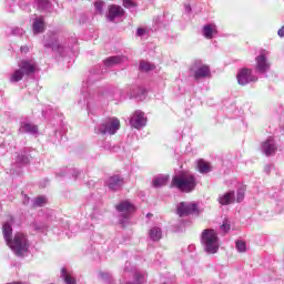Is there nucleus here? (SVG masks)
Masks as SVG:
<instances>
[{"label":"nucleus","instance_id":"obj_15","mask_svg":"<svg viewBox=\"0 0 284 284\" xmlns=\"http://www.w3.org/2000/svg\"><path fill=\"white\" fill-rule=\"evenodd\" d=\"M105 185L109 187V190H111V192H119V190L123 187V178L120 175H112L108 178Z\"/></svg>","mask_w":284,"mask_h":284},{"label":"nucleus","instance_id":"obj_49","mask_svg":"<svg viewBox=\"0 0 284 284\" xmlns=\"http://www.w3.org/2000/svg\"><path fill=\"white\" fill-rule=\"evenodd\" d=\"M8 11H9V12H14V10H12V9H8Z\"/></svg>","mask_w":284,"mask_h":284},{"label":"nucleus","instance_id":"obj_32","mask_svg":"<svg viewBox=\"0 0 284 284\" xmlns=\"http://www.w3.org/2000/svg\"><path fill=\"white\" fill-rule=\"evenodd\" d=\"M245 199V186H241L237 189V195H236V201L237 203H241Z\"/></svg>","mask_w":284,"mask_h":284},{"label":"nucleus","instance_id":"obj_47","mask_svg":"<svg viewBox=\"0 0 284 284\" xmlns=\"http://www.w3.org/2000/svg\"><path fill=\"white\" fill-rule=\"evenodd\" d=\"M185 12H192V7L190 4H185Z\"/></svg>","mask_w":284,"mask_h":284},{"label":"nucleus","instance_id":"obj_21","mask_svg":"<svg viewBox=\"0 0 284 284\" xmlns=\"http://www.w3.org/2000/svg\"><path fill=\"white\" fill-rule=\"evenodd\" d=\"M126 58L122 55H113L104 60L105 68H114V65H119V63H123Z\"/></svg>","mask_w":284,"mask_h":284},{"label":"nucleus","instance_id":"obj_37","mask_svg":"<svg viewBox=\"0 0 284 284\" xmlns=\"http://www.w3.org/2000/svg\"><path fill=\"white\" fill-rule=\"evenodd\" d=\"M124 8H128L129 10H132V8H136V4H134V1L132 0H122Z\"/></svg>","mask_w":284,"mask_h":284},{"label":"nucleus","instance_id":"obj_4","mask_svg":"<svg viewBox=\"0 0 284 284\" xmlns=\"http://www.w3.org/2000/svg\"><path fill=\"white\" fill-rule=\"evenodd\" d=\"M19 69L16 70L11 77H10V82L11 83H19V81L23 80V77H30V74H34L37 70H39V64L34 59H27V60H21L18 63Z\"/></svg>","mask_w":284,"mask_h":284},{"label":"nucleus","instance_id":"obj_36","mask_svg":"<svg viewBox=\"0 0 284 284\" xmlns=\"http://www.w3.org/2000/svg\"><path fill=\"white\" fill-rule=\"evenodd\" d=\"M220 227H221L222 232L227 234V232H230V230H231L230 222L227 220H224L223 224Z\"/></svg>","mask_w":284,"mask_h":284},{"label":"nucleus","instance_id":"obj_18","mask_svg":"<svg viewBox=\"0 0 284 284\" xmlns=\"http://www.w3.org/2000/svg\"><path fill=\"white\" fill-rule=\"evenodd\" d=\"M234 191H229L224 194L219 195L217 197L220 205H232V203H234Z\"/></svg>","mask_w":284,"mask_h":284},{"label":"nucleus","instance_id":"obj_19","mask_svg":"<svg viewBox=\"0 0 284 284\" xmlns=\"http://www.w3.org/2000/svg\"><path fill=\"white\" fill-rule=\"evenodd\" d=\"M33 34H41L45 30V21L42 17H38L33 20L32 23Z\"/></svg>","mask_w":284,"mask_h":284},{"label":"nucleus","instance_id":"obj_25","mask_svg":"<svg viewBox=\"0 0 284 284\" xmlns=\"http://www.w3.org/2000/svg\"><path fill=\"white\" fill-rule=\"evenodd\" d=\"M32 207H43V205H48V197L44 195H39L38 197H34L31 200Z\"/></svg>","mask_w":284,"mask_h":284},{"label":"nucleus","instance_id":"obj_9","mask_svg":"<svg viewBox=\"0 0 284 284\" xmlns=\"http://www.w3.org/2000/svg\"><path fill=\"white\" fill-rule=\"evenodd\" d=\"M190 74L195 81H201L203 79H210L212 71L210 70V65L203 64L201 61H195L190 69Z\"/></svg>","mask_w":284,"mask_h":284},{"label":"nucleus","instance_id":"obj_10","mask_svg":"<svg viewBox=\"0 0 284 284\" xmlns=\"http://www.w3.org/2000/svg\"><path fill=\"white\" fill-rule=\"evenodd\" d=\"M239 85H247L248 83H256L258 77L254 75L252 69H241L236 74Z\"/></svg>","mask_w":284,"mask_h":284},{"label":"nucleus","instance_id":"obj_26","mask_svg":"<svg viewBox=\"0 0 284 284\" xmlns=\"http://www.w3.org/2000/svg\"><path fill=\"white\" fill-rule=\"evenodd\" d=\"M197 170L201 174H209V172H212V166H210V163L199 160Z\"/></svg>","mask_w":284,"mask_h":284},{"label":"nucleus","instance_id":"obj_33","mask_svg":"<svg viewBox=\"0 0 284 284\" xmlns=\"http://www.w3.org/2000/svg\"><path fill=\"white\" fill-rule=\"evenodd\" d=\"M103 150H106V152H116V146H112V143L104 142L102 145Z\"/></svg>","mask_w":284,"mask_h":284},{"label":"nucleus","instance_id":"obj_35","mask_svg":"<svg viewBox=\"0 0 284 284\" xmlns=\"http://www.w3.org/2000/svg\"><path fill=\"white\" fill-rule=\"evenodd\" d=\"M12 34L14 37H23V34H26V31H23L22 28L16 27L12 29Z\"/></svg>","mask_w":284,"mask_h":284},{"label":"nucleus","instance_id":"obj_20","mask_svg":"<svg viewBox=\"0 0 284 284\" xmlns=\"http://www.w3.org/2000/svg\"><path fill=\"white\" fill-rule=\"evenodd\" d=\"M202 32L205 39H214V36L219 34V29L216 24H205Z\"/></svg>","mask_w":284,"mask_h":284},{"label":"nucleus","instance_id":"obj_51","mask_svg":"<svg viewBox=\"0 0 284 284\" xmlns=\"http://www.w3.org/2000/svg\"><path fill=\"white\" fill-rule=\"evenodd\" d=\"M146 216H152L150 213Z\"/></svg>","mask_w":284,"mask_h":284},{"label":"nucleus","instance_id":"obj_24","mask_svg":"<svg viewBox=\"0 0 284 284\" xmlns=\"http://www.w3.org/2000/svg\"><path fill=\"white\" fill-rule=\"evenodd\" d=\"M170 176L168 175H158L153 179L152 185L153 187H163V185L168 184Z\"/></svg>","mask_w":284,"mask_h":284},{"label":"nucleus","instance_id":"obj_29","mask_svg":"<svg viewBox=\"0 0 284 284\" xmlns=\"http://www.w3.org/2000/svg\"><path fill=\"white\" fill-rule=\"evenodd\" d=\"M32 227L36 232H45L48 230V223L36 221L32 223Z\"/></svg>","mask_w":284,"mask_h":284},{"label":"nucleus","instance_id":"obj_38","mask_svg":"<svg viewBox=\"0 0 284 284\" xmlns=\"http://www.w3.org/2000/svg\"><path fill=\"white\" fill-rule=\"evenodd\" d=\"M99 277L102 281L109 282V281H111L112 275L110 273L101 272V273H99Z\"/></svg>","mask_w":284,"mask_h":284},{"label":"nucleus","instance_id":"obj_31","mask_svg":"<svg viewBox=\"0 0 284 284\" xmlns=\"http://www.w3.org/2000/svg\"><path fill=\"white\" fill-rule=\"evenodd\" d=\"M140 70H142V72H150V71L154 70V64H152L150 62L142 61V62H140Z\"/></svg>","mask_w":284,"mask_h":284},{"label":"nucleus","instance_id":"obj_17","mask_svg":"<svg viewBox=\"0 0 284 284\" xmlns=\"http://www.w3.org/2000/svg\"><path fill=\"white\" fill-rule=\"evenodd\" d=\"M123 8L112 4L109 7V12L106 14L108 21H114L115 19H120V17H123Z\"/></svg>","mask_w":284,"mask_h":284},{"label":"nucleus","instance_id":"obj_16","mask_svg":"<svg viewBox=\"0 0 284 284\" xmlns=\"http://www.w3.org/2000/svg\"><path fill=\"white\" fill-rule=\"evenodd\" d=\"M19 132L21 134H39V126L32 122L23 121L20 124Z\"/></svg>","mask_w":284,"mask_h":284},{"label":"nucleus","instance_id":"obj_27","mask_svg":"<svg viewBox=\"0 0 284 284\" xmlns=\"http://www.w3.org/2000/svg\"><path fill=\"white\" fill-rule=\"evenodd\" d=\"M36 4L38 10H41L42 12H45L52 8V2H50V0H36Z\"/></svg>","mask_w":284,"mask_h":284},{"label":"nucleus","instance_id":"obj_7","mask_svg":"<svg viewBox=\"0 0 284 284\" xmlns=\"http://www.w3.org/2000/svg\"><path fill=\"white\" fill-rule=\"evenodd\" d=\"M116 212L119 213V223L120 225H128L130 223V219L134 212H136V207L130 201H122L115 206Z\"/></svg>","mask_w":284,"mask_h":284},{"label":"nucleus","instance_id":"obj_2","mask_svg":"<svg viewBox=\"0 0 284 284\" xmlns=\"http://www.w3.org/2000/svg\"><path fill=\"white\" fill-rule=\"evenodd\" d=\"M170 186L185 194H190V192H194L196 189V176L192 172L182 171L172 178Z\"/></svg>","mask_w":284,"mask_h":284},{"label":"nucleus","instance_id":"obj_6","mask_svg":"<svg viewBox=\"0 0 284 284\" xmlns=\"http://www.w3.org/2000/svg\"><path fill=\"white\" fill-rule=\"evenodd\" d=\"M119 130H121V121L116 118H108L94 128L95 134H102L103 136L106 134L112 136L119 132Z\"/></svg>","mask_w":284,"mask_h":284},{"label":"nucleus","instance_id":"obj_45","mask_svg":"<svg viewBox=\"0 0 284 284\" xmlns=\"http://www.w3.org/2000/svg\"><path fill=\"white\" fill-rule=\"evenodd\" d=\"M278 37H284V26L277 31Z\"/></svg>","mask_w":284,"mask_h":284},{"label":"nucleus","instance_id":"obj_22","mask_svg":"<svg viewBox=\"0 0 284 284\" xmlns=\"http://www.w3.org/2000/svg\"><path fill=\"white\" fill-rule=\"evenodd\" d=\"M146 91L141 87H135L132 89L131 97L136 99V101H145Z\"/></svg>","mask_w":284,"mask_h":284},{"label":"nucleus","instance_id":"obj_30","mask_svg":"<svg viewBox=\"0 0 284 284\" xmlns=\"http://www.w3.org/2000/svg\"><path fill=\"white\" fill-rule=\"evenodd\" d=\"M18 165H28L30 163V158L26 153H21L17 156Z\"/></svg>","mask_w":284,"mask_h":284},{"label":"nucleus","instance_id":"obj_50","mask_svg":"<svg viewBox=\"0 0 284 284\" xmlns=\"http://www.w3.org/2000/svg\"><path fill=\"white\" fill-rule=\"evenodd\" d=\"M52 143H57V140H52Z\"/></svg>","mask_w":284,"mask_h":284},{"label":"nucleus","instance_id":"obj_39","mask_svg":"<svg viewBox=\"0 0 284 284\" xmlns=\"http://www.w3.org/2000/svg\"><path fill=\"white\" fill-rule=\"evenodd\" d=\"M153 21L155 26H163L165 23V16H159Z\"/></svg>","mask_w":284,"mask_h":284},{"label":"nucleus","instance_id":"obj_44","mask_svg":"<svg viewBox=\"0 0 284 284\" xmlns=\"http://www.w3.org/2000/svg\"><path fill=\"white\" fill-rule=\"evenodd\" d=\"M20 52H21L22 54H28V52H30V48H29L28 45H22V47L20 48Z\"/></svg>","mask_w":284,"mask_h":284},{"label":"nucleus","instance_id":"obj_14","mask_svg":"<svg viewBox=\"0 0 284 284\" xmlns=\"http://www.w3.org/2000/svg\"><path fill=\"white\" fill-rule=\"evenodd\" d=\"M262 152L265 154V156H274L276 154V141H274L272 138L266 139L262 145H261Z\"/></svg>","mask_w":284,"mask_h":284},{"label":"nucleus","instance_id":"obj_23","mask_svg":"<svg viewBox=\"0 0 284 284\" xmlns=\"http://www.w3.org/2000/svg\"><path fill=\"white\" fill-rule=\"evenodd\" d=\"M163 231L161 230V227L153 226L150 229L149 239H151V241H161Z\"/></svg>","mask_w":284,"mask_h":284},{"label":"nucleus","instance_id":"obj_48","mask_svg":"<svg viewBox=\"0 0 284 284\" xmlns=\"http://www.w3.org/2000/svg\"><path fill=\"white\" fill-rule=\"evenodd\" d=\"M12 3H14V2H12L10 0L7 1V6H12Z\"/></svg>","mask_w":284,"mask_h":284},{"label":"nucleus","instance_id":"obj_1","mask_svg":"<svg viewBox=\"0 0 284 284\" xmlns=\"http://www.w3.org/2000/svg\"><path fill=\"white\" fill-rule=\"evenodd\" d=\"M14 224V217L9 219L2 225V234L7 245L12 250L16 256H23L28 252L30 244L28 243V236L23 233H16L12 240V225Z\"/></svg>","mask_w":284,"mask_h":284},{"label":"nucleus","instance_id":"obj_40","mask_svg":"<svg viewBox=\"0 0 284 284\" xmlns=\"http://www.w3.org/2000/svg\"><path fill=\"white\" fill-rule=\"evenodd\" d=\"M69 174H71V176L77 180L79 179V175L81 174V171L77 170V169H71L69 170Z\"/></svg>","mask_w":284,"mask_h":284},{"label":"nucleus","instance_id":"obj_13","mask_svg":"<svg viewBox=\"0 0 284 284\" xmlns=\"http://www.w3.org/2000/svg\"><path fill=\"white\" fill-rule=\"evenodd\" d=\"M196 210H199L196 203L181 202L176 207V213L180 216H190V214H194Z\"/></svg>","mask_w":284,"mask_h":284},{"label":"nucleus","instance_id":"obj_41","mask_svg":"<svg viewBox=\"0 0 284 284\" xmlns=\"http://www.w3.org/2000/svg\"><path fill=\"white\" fill-rule=\"evenodd\" d=\"M103 6H104L103 1H97L94 3L97 12H103Z\"/></svg>","mask_w":284,"mask_h":284},{"label":"nucleus","instance_id":"obj_43","mask_svg":"<svg viewBox=\"0 0 284 284\" xmlns=\"http://www.w3.org/2000/svg\"><path fill=\"white\" fill-rule=\"evenodd\" d=\"M22 203L23 205L30 204V197L27 194H22Z\"/></svg>","mask_w":284,"mask_h":284},{"label":"nucleus","instance_id":"obj_5","mask_svg":"<svg viewBox=\"0 0 284 284\" xmlns=\"http://www.w3.org/2000/svg\"><path fill=\"white\" fill-rule=\"evenodd\" d=\"M201 243L206 254H216L219 247V234L214 230L206 229L201 234Z\"/></svg>","mask_w":284,"mask_h":284},{"label":"nucleus","instance_id":"obj_3","mask_svg":"<svg viewBox=\"0 0 284 284\" xmlns=\"http://www.w3.org/2000/svg\"><path fill=\"white\" fill-rule=\"evenodd\" d=\"M95 81H101V73L91 71L82 84L81 94L84 97L87 108H90V103H92V101H99V99H101L100 91H90V85L95 83Z\"/></svg>","mask_w":284,"mask_h":284},{"label":"nucleus","instance_id":"obj_34","mask_svg":"<svg viewBox=\"0 0 284 284\" xmlns=\"http://www.w3.org/2000/svg\"><path fill=\"white\" fill-rule=\"evenodd\" d=\"M235 247H236L237 252H245V250L247 248L245 242H243V241H237L235 244Z\"/></svg>","mask_w":284,"mask_h":284},{"label":"nucleus","instance_id":"obj_12","mask_svg":"<svg viewBox=\"0 0 284 284\" xmlns=\"http://www.w3.org/2000/svg\"><path fill=\"white\" fill-rule=\"evenodd\" d=\"M146 123L148 118H145V113L140 110L135 111L130 119V125L131 128H135V130H141L142 128H145Z\"/></svg>","mask_w":284,"mask_h":284},{"label":"nucleus","instance_id":"obj_42","mask_svg":"<svg viewBox=\"0 0 284 284\" xmlns=\"http://www.w3.org/2000/svg\"><path fill=\"white\" fill-rule=\"evenodd\" d=\"M146 30L145 29H143V28H139L138 30H136V36L138 37H144V34H146Z\"/></svg>","mask_w":284,"mask_h":284},{"label":"nucleus","instance_id":"obj_8","mask_svg":"<svg viewBox=\"0 0 284 284\" xmlns=\"http://www.w3.org/2000/svg\"><path fill=\"white\" fill-rule=\"evenodd\" d=\"M267 57H270V52L263 50L255 58V72H257V74H260L261 77H264V79H267V72L272 68V63L270 62Z\"/></svg>","mask_w":284,"mask_h":284},{"label":"nucleus","instance_id":"obj_11","mask_svg":"<svg viewBox=\"0 0 284 284\" xmlns=\"http://www.w3.org/2000/svg\"><path fill=\"white\" fill-rule=\"evenodd\" d=\"M44 48H50L53 52H59V54H63V45L59 44V38L57 33H49L43 39Z\"/></svg>","mask_w":284,"mask_h":284},{"label":"nucleus","instance_id":"obj_28","mask_svg":"<svg viewBox=\"0 0 284 284\" xmlns=\"http://www.w3.org/2000/svg\"><path fill=\"white\" fill-rule=\"evenodd\" d=\"M61 276L65 284H77V280H74V277H72V275L65 271V268H62Z\"/></svg>","mask_w":284,"mask_h":284},{"label":"nucleus","instance_id":"obj_46","mask_svg":"<svg viewBox=\"0 0 284 284\" xmlns=\"http://www.w3.org/2000/svg\"><path fill=\"white\" fill-rule=\"evenodd\" d=\"M264 170H265L266 174H270V172L272 170V165L267 164Z\"/></svg>","mask_w":284,"mask_h":284}]
</instances>
